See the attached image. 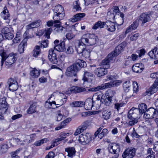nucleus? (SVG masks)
I'll return each mask as SVG.
<instances>
[{
  "mask_svg": "<svg viewBox=\"0 0 158 158\" xmlns=\"http://www.w3.org/2000/svg\"><path fill=\"white\" fill-rule=\"evenodd\" d=\"M98 40L97 36L93 34H86L83 35L79 43H82L84 45H93L96 44Z\"/></svg>",
  "mask_w": 158,
  "mask_h": 158,
  "instance_id": "1",
  "label": "nucleus"
},
{
  "mask_svg": "<svg viewBox=\"0 0 158 158\" xmlns=\"http://www.w3.org/2000/svg\"><path fill=\"white\" fill-rule=\"evenodd\" d=\"M53 10V19L55 20V23H60V20L63 19L65 16L63 7L59 5L55 6Z\"/></svg>",
  "mask_w": 158,
  "mask_h": 158,
  "instance_id": "2",
  "label": "nucleus"
},
{
  "mask_svg": "<svg viewBox=\"0 0 158 158\" xmlns=\"http://www.w3.org/2000/svg\"><path fill=\"white\" fill-rule=\"evenodd\" d=\"M2 58L1 60V66H2L4 61L5 60V64L6 65H11L14 63L17 59L16 55L11 53L8 56L6 54V56Z\"/></svg>",
  "mask_w": 158,
  "mask_h": 158,
  "instance_id": "3",
  "label": "nucleus"
},
{
  "mask_svg": "<svg viewBox=\"0 0 158 158\" xmlns=\"http://www.w3.org/2000/svg\"><path fill=\"white\" fill-rule=\"evenodd\" d=\"M85 46L82 43H78V46L77 47V50L79 54L81 53L84 57L88 58L90 56V51L85 48Z\"/></svg>",
  "mask_w": 158,
  "mask_h": 158,
  "instance_id": "4",
  "label": "nucleus"
},
{
  "mask_svg": "<svg viewBox=\"0 0 158 158\" xmlns=\"http://www.w3.org/2000/svg\"><path fill=\"white\" fill-rule=\"evenodd\" d=\"M120 148L119 144L115 143H112L109 144L108 149L110 153L115 154L114 156L118 157L119 156L118 152L120 151Z\"/></svg>",
  "mask_w": 158,
  "mask_h": 158,
  "instance_id": "5",
  "label": "nucleus"
},
{
  "mask_svg": "<svg viewBox=\"0 0 158 158\" xmlns=\"http://www.w3.org/2000/svg\"><path fill=\"white\" fill-rule=\"evenodd\" d=\"M1 32L6 39L11 40L14 36L13 29L10 26L3 27L1 30Z\"/></svg>",
  "mask_w": 158,
  "mask_h": 158,
  "instance_id": "6",
  "label": "nucleus"
},
{
  "mask_svg": "<svg viewBox=\"0 0 158 158\" xmlns=\"http://www.w3.org/2000/svg\"><path fill=\"white\" fill-rule=\"evenodd\" d=\"M91 140V136L89 133H87L85 134H81L79 137L78 139L79 143L83 145L89 143Z\"/></svg>",
  "mask_w": 158,
  "mask_h": 158,
  "instance_id": "7",
  "label": "nucleus"
},
{
  "mask_svg": "<svg viewBox=\"0 0 158 158\" xmlns=\"http://www.w3.org/2000/svg\"><path fill=\"white\" fill-rule=\"evenodd\" d=\"M136 149L135 148L130 147L126 149L122 154L123 158H133L135 156Z\"/></svg>",
  "mask_w": 158,
  "mask_h": 158,
  "instance_id": "8",
  "label": "nucleus"
},
{
  "mask_svg": "<svg viewBox=\"0 0 158 158\" xmlns=\"http://www.w3.org/2000/svg\"><path fill=\"white\" fill-rule=\"evenodd\" d=\"M113 87L112 81L109 83H106L102 85L101 86H98L96 87L92 88L89 89L88 91L96 92L100 90L105 89L107 88H110Z\"/></svg>",
  "mask_w": 158,
  "mask_h": 158,
  "instance_id": "9",
  "label": "nucleus"
},
{
  "mask_svg": "<svg viewBox=\"0 0 158 158\" xmlns=\"http://www.w3.org/2000/svg\"><path fill=\"white\" fill-rule=\"evenodd\" d=\"M9 90L12 91L16 90L18 88V85L16 80L12 78L9 79L7 81Z\"/></svg>",
  "mask_w": 158,
  "mask_h": 158,
  "instance_id": "10",
  "label": "nucleus"
},
{
  "mask_svg": "<svg viewBox=\"0 0 158 158\" xmlns=\"http://www.w3.org/2000/svg\"><path fill=\"white\" fill-rule=\"evenodd\" d=\"M115 60L114 55H112L110 53L108 56L102 62V64L106 66V68L107 69L110 67V63L112 62Z\"/></svg>",
  "mask_w": 158,
  "mask_h": 158,
  "instance_id": "11",
  "label": "nucleus"
},
{
  "mask_svg": "<svg viewBox=\"0 0 158 158\" xmlns=\"http://www.w3.org/2000/svg\"><path fill=\"white\" fill-rule=\"evenodd\" d=\"M86 63L83 60L80 59L77 60L75 63L71 65L73 67L74 72L79 71L81 68L83 67Z\"/></svg>",
  "mask_w": 158,
  "mask_h": 158,
  "instance_id": "12",
  "label": "nucleus"
},
{
  "mask_svg": "<svg viewBox=\"0 0 158 158\" xmlns=\"http://www.w3.org/2000/svg\"><path fill=\"white\" fill-rule=\"evenodd\" d=\"M104 126L102 125L95 132L94 135L96 137L98 135V137L101 139L103 136H106L108 133L107 129L106 128L103 129Z\"/></svg>",
  "mask_w": 158,
  "mask_h": 158,
  "instance_id": "13",
  "label": "nucleus"
},
{
  "mask_svg": "<svg viewBox=\"0 0 158 158\" xmlns=\"http://www.w3.org/2000/svg\"><path fill=\"white\" fill-rule=\"evenodd\" d=\"M48 57L49 60L52 63L56 64L58 63L56 54L54 49L51 48L49 50Z\"/></svg>",
  "mask_w": 158,
  "mask_h": 158,
  "instance_id": "14",
  "label": "nucleus"
},
{
  "mask_svg": "<svg viewBox=\"0 0 158 158\" xmlns=\"http://www.w3.org/2000/svg\"><path fill=\"white\" fill-rule=\"evenodd\" d=\"M126 46V43H122L116 47L114 51L110 53V54H111L112 55H114L115 58L116 56L120 54L123 51Z\"/></svg>",
  "mask_w": 158,
  "mask_h": 158,
  "instance_id": "15",
  "label": "nucleus"
},
{
  "mask_svg": "<svg viewBox=\"0 0 158 158\" xmlns=\"http://www.w3.org/2000/svg\"><path fill=\"white\" fill-rule=\"evenodd\" d=\"M70 91L71 93L75 94L81 93L86 91V89L83 87L73 86L70 88Z\"/></svg>",
  "mask_w": 158,
  "mask_h": 158,
  "instance_id": "16",
  "label": "nucleus"
},
{
  "mask_svg": "<svg viewBox=\"0 0 158 158\" xmlns=\"http://www.w3.org/2000/svg\"><path fill=\"white\" fill-rule=\"evenodd\" d=\"M95 73L98 77L104 76L107 74V70L106 68H98L95 69Z\"/></svg>",
  "mask_w": 158,
  "mask_h": 158,
  "instance_id": "17",
  "label": "nucleus"
},
{
  "mask_svg": "<svg viewBox=\"0 0 158 158\" xmlns=\"http://www.w3.org/2000/svg\"><path fill=\"white\" fill-rule=\"evenodd\" d=\"M139 22H142V24L145 23L150 20V15L145 13L142 14L139 16Z\"/></svg>",
  "mask_w": 158,
  "mask_h": 158,
  "instance_id": "18",
  "label": "nucleus"
},
{
  "mask_svg": "<svg viewBox=\"0 0 158 158\" xmlns=\"http://www.w3.org/2000/svg\"><path fill=\"white\" fill-rule=\"evenodd\" d=\"M132 69L134 72L140 73L144 69V68L142 64L137 63L133 66Z\"/></svg>",
  "mask_w": 158,
  "mask_h": 158,
  "instance_id": "19",
  "label": "nucleus"
},
{
  "mask_svg": "<svg viewBox=\"0 0 158 158\" xmlns=\"http://www.w3.org/2000/svg\"><path fill=\"white\" fill-rule=\"evenodd\" d=\"M27 37L24 38L19 45L18 51L20 53H22L23 52L24 48L27 45Z\"/></svg>",
  "mask_w": 158,
  "mask_h": 158,
  "instance_id": "20",
  "label": "nucleus"
},
{
  "mask_svg": "<svg viewBox=\"0 0 158 158\" xmlns=\"http://www.w3.org/2000/svg\"><path fill=\"white\" fill-rule=\"evenodd\" d=\"M105 24L106 26V28L108 31L113 32L115 31L116 26L114 23L107 21L105 23Z\"/></svg>",
  "mask_w": 158,
  "mask_h": 158,
  "instance_id": "21",
  "label": "nucleus"
},
{
  "mask_svg": "<svg viewBox=\"0 0 158 158\" xmlns=\"http://www.w3.org/2000/svg\"><path fill=\"white\" fill-rule=\"evenodd\" d=\"M84 103V106L85 109H92L93 107H94V105L96 104L95 103H94L93 99L91 98H87Z\"/></svg>",
  "mask_w": 158,
  "mask_h": 158,
  "instance_id": "22",
  "label": "nucleus"
},
{
  "mask_svg": "<svg viewBox=\"0 0 158 158\" xmlns=\"http://www.w3.org/2000/svg\"><path fill=\"white\" fill-rule=\"evenodd\" d=\"M41 24V21L40 20H38L27 25L26 26V28L27 30H29L33 28L37 27H39Z\"/></svg>",
  "mask_w": 158,
  "mask_h": 158,
  "instance_id": "23",
  "label": "nucleus"
},
{
  "mask_svg": "<svg viewBox=\"0 0 158 158\" xmlns=\"http://www.w3.org/2000/svg\"><path fill=\"white\" fill-rule=\"evenodd\" d=\"M151 58L154 59H158V47L155 48L148 53Z\"/></svg>",
  "mask_w": 158,
  "mask_h": 158,
  "instance_id": "24",
  "label": "nucleus"
},
{
  "mask_svg": "<svg viewBox=\"0 0 158 158\" xmlns=\"http://www.w3.org/2000/svg\"><path fill=\"white\" fill-rule=\"evenodd\" d=\"M1 15L2 18L4 20H8L10 18V15L6 6L4 8L3 11L1 13Z\"/></svg>",
  "mask_w": 158,
  "mask_h": 158,
  "instance_id": "25",
  "label": "nucleus"
},
{
  "mask_svg": "<svg viewBox=\"0 0 158 158\" xmlns=\"http://www.w3.org/2000/svg\"><path fill=\"white\" fill-rule=\"evenodd\" d=\"M85 16L84 13H79L76 14L73 16V18L71 19V21L72 22H76L80 20L81 19Z\"/></svg>",
  "mask_w": 158,
  "mask_h": 158,
  "instance_id": "26",
  "label": "nucleus"
},
{
  "mask_svg": "<svg viewBox=\"0 0 158 158\" xmlns=\"http://www.w3.org/2000/svg\"><path fill=\"white\" fill-rule=\"evenodd\" d=\"M74 72L73 67L71 65L67 68L65 74L66 76L69 77H72L73 76L76 77L77 75L76 73H74Z\"/></svg>",
  "mask_w": 158,
  "mask_h": 158,
  "instance_id": "27",
  "label": "nucleus"
},
{
  "mask_svg": "<svg viewBox=\"0 0 158 158\" xmlns=\"http://www.w3.org/2000/svg\"><path fill=\"white\" fill-rule=\"evenodd\" d=\"M54 49L58 51H64L65 49L64 42L63 41L58 45H55Z\"/></svg>",
  "mask_w": 158,
  "mask_h": 158,
  "instance_id": "28",
  "label": "nucleus"
},
{
  "mask_svg": "<svg viewBox=\"0 0 158 158\" xmlns=\"http://www.w3.org/2000/svg\"><path fill=\"white\" fill-rule=\"evenodd\" d=\"M84 102L82 101H77L72 102L70 104L72 107H83L84 106Z\"/></svg>",
  "mask_w": 158,
  "mask_h": 158,
  "instance_id": "29",
  "label": "nucleus"
},
{
  "mask_svg": "<svg viewBox=\"0 0 158 158\" xmlns=\"http://www.w3.org/2000/svg\"><path fill=\"white\" fill-rule=\"evenodd\" d=\"M6 98L4 97L0 99V109L1 108L8 109L9 106L6 102Z\"/></svg>",
  "mask_w": 158,
  "mask_h": 158,
  "instance_id": "30",
  "label": "nucleus"
},
{
  "mask_svg": "<svg viewBox=\"0 0 158 158\" xmlns=\"http://www.w3.org/2000/svg\"><path fill=\"white\" fill-rule=\"evenodd\" d=\"M105 25V22L99 21L96 22L92 27V29L96 30L98 28H103Z\"/></svg>",
  "mask_w": 158,
  "mask_h": 158,
  "instance_id": "31",
  "label": "nucleus"
},
{
  "mask_svg": "<svg viewBox=\"0 0 158 158\" xmlns=\"http://www.w3.org/2000/svg\"><path fill=\"white\" fill-rule=\"evenodd\" d=\"M54 27H55L54 30L57 32H60L62 31L64 27L61 26V22L60 21V23H55V20H54Z\"/></svg>",
  "mask_w": 158,
  "mask_h": 158,
  "instance_id": "32",
  "label": "nucleus"
},
{
  "mask_svg": "<svg viewBox=\"0 0 158 158\" xmlns=\"http://www.w3.org/2000/svg\"><path fill=\"white\" fill-rule=\"evenodd\" d=\"M66 97L65 96L63 98L59 99L57 101V104H56V102L55 101H53L52 103L53 105L56 106V108H58L60 106H61L62 105L65 103L66 101Z\"/></svg>",
  "mask_w": 158,
  "mask_h": 158,
  "instance_id": "33",
  "label": "nucleus"
},
{
  "mask_svg": "<svg viewBox=\"0 0 158 158\" xmlns=\"http://www.w3.org/2000/svg\"><path fill=\"white\" fill-rule=\"evenodd\" d=\"M65 151L68 153V156L69 157H72L75 154V150L73 147L66 148L65 149Z\"/></svg>",
  "mask_w": 158,
  "mask_h": 158,
  "instance_id": "34",
  "label": "nucleus"
},
{
  "mask_svg": "<svg viewBox=\"0 0 158 158\" xmlns=\"http://www.w3.org/2000/svg\"><path fill=\"white\" fill-rule=\"evenodd\" d=\"M129 118L128 124L130 126H133L136 123L138 122V119L137 118H133L132 115H129L127 116Z\"/></svg>",
  "mask_w": 158,
  "mask_h": 158,
  "instance_id": "35",
  "label": "nucleus"
},
{
  "mask_svg": "<svg viewBox=\"0 0 158 158\" xmlns=\"http://www.w3.org/2000/svg\"><path fill=\"white\" fill-rule=\"evenodd\" d=\"M99 112V111H89L83 112L81 113V114L82 116L85 117L89 116L92 114H98Z\"/></svg>",
  "mask_w": 158,
  "mask_h": 158,
  "instance_id": "36",
  "label": "nucleus"
},
{
  "mask_svg": "<svg viewBox=\"0 0 158 158\" xmlns=\"http://www.w3.org/2000/svg\"><path fill=\"white\" fill-rule=\"evenodd\" d=\"M40 47L39 46H37L35 48L33 52V56L35 57H37L41 54Z\"/></svg>",
  "mask_w": 158,
  "mask_h": 158,
  "instance_id": "37",
  "label": "nucleus"
},
{
  "mask_svg": "<svg viewBox=\"0 0 158 158\" xmlns=\"http://www.w3.org/2000/svg\"><path fill=\"white\" fill-rule=\"evenodd\" d=\"M158 86L156 84L154 85V83L151 86L148 91V94H153L157 92L158 90V88L157 86Z\"/></svg>",
  "mask_w": 158,
  "mask_h": 158,
  "instance_id": "38",
  "label": "nucleus"
},
{
  "mask_svg": "<svg viewBox=\"0 0 158 158\" xmlns=\"http://www.w3.org/2000/svg\"><path fill=\"white\" fill-rule=\"evenodd\" d=\"M131 86V82L129 81H126L123 83V86L124 90L126 93L128 92Z\"/></svg>",
  "mask_w": 158,
  "mask_h": 158,
  "instance_id": "39",
  "label": "nucleus"
},
{
  "mask_svg": "<svg viewBox=\"0 0 158 158\" xmlns=\"http://www.w3.org/2000/svg\"><path fill=\"white\" fill-rule=\"evenodd\" d=\"M40 74V72L39 70L35 69H34L31 72V75L33 78L38 77Z\"/></svg>",
  "mask_w": 158,
  "mask_h": 158,
  "instance_id": "40",
  "label": "nucleus"
},
{
  "mask_svg": "<svg viewBox=\"0 0 158 158\" xmlns=\"http://www.w3.org/2000/svg\"><path fill=\"white\" fill-rule=\"evenodd\" d=\"M93 76V74L91 72H85L84 73L83 80L84 82L88 81V78H89V77H92Z\"/></svg>",
  "mask_w": 158,
  "mask_h": 158,
  "instance_id": "41",
  "label": "nucleus"
},
{
  "mask_svg": "<svg viewBox=\"0 0 158 158\" xmlns=\"http://www.w3.org/2000/svg\"><path fill=\"white\" fill-rule=\"evenodd\" d=\"M48 141V139L47 138L43 139L36 141L34 143V145L36 146H40L44 143H46Z\"/></svg>",
  "mask_w": 158,
  "mask_h": 158,
  "instance_id": "42",
  "label": "nucleus"
},
{
  "mask_svg": "<svg viewBox=\"0 0 158 158\" xmlns=\"http://www.w3.org/2000/svg\"><path fill=\"white\" fill-rule=\"evenodd\" d=\"M110 112L108 110H106L102 112V118L105 119H108L110 118Z\"/></svg>",
  "mask_w": 158,
  "mask_h": 158,
  "instance_id": "43",
  "label": "nucleus"
},
{
  "mask_svg": "<svg viewBox=\"0 0 158 158\" xmlns=\"http://www.w3.org/2000/svg\"><path fill=\"white\" fill-rule=\"evenodd\" d=\"M148 154L149 155L147 156L146 158H155V152H153L152 149L149 148L147 150Z\"/></svg>",
  "mask_w": 158,
  "mask_h": 158,
  "instance_id": "44",
  "label": "nucleus"
},
{
  "mask_svg": "<svg viewBox=\"0 0 158 158\" xmlns=\"http://www.w3.org/2000/svg\"><path fill=\"white\" fill-rule=\"evenodd\" d=\"M115 91L111 90H108L106 92V95L108 98L112 99V97L115 94Z\"/></svg>",
  "mask_w": 158,
  "mask_h": 158,
  "instance_id": "45",
  "label": "nucleus"
},
{
  "mask_svg": "<svg viewBox=\"0 0 158 158\" xmlns=\"http://www.w3.org/2000/svg\"><path fill=\"white\" fill-rule=\"evenodd\" d=\"M52 31V29L51 27L47 28L44 29V32H45V36L47 39L50 38V35Z\"/></svg>",
  "mask_w": 158,
  "mask_h": 158,
  "instance_id": "46",
  "label": "nucleus"
},
{
  "mask_svg": "<svg viewBox=\"0 0 158 158\" xmlns=\"http://www.w3.org/2000/svg\"><path fill=\"white\" fill-rule=\"evenodd\" d=\"M22 38L20 34H17L13 40L12 45L15 44H17L19 43L21 40Z\"/></svg>",
  "mask_w": 158,
  "mask_h": 158,
  "instance_id": "47",
  "label": "nucleus"
},
{
  "mask_svg": "<svg viewBox=\"0 0 158 158\" xmlns=\"http://www.w3.org/2000/svg\"><path fill=\"white\" fill-rule=\"evenodd\" d=\"M149 109H138L139 112L140 113L144 114V117L146 118H148L150 117V115L146 113L147 111H148Z\"/></svg>",
  "mask_w": 158,
  "mask_h": 158,
  "instance_id": "48",
  "label": "nucleus"
},
{
  "mask_svg": "<svg viewBox=\"0 0 158 158\" xmlns=\"http://www.w3.org/2000/svg\"><path fill=\"white\" fill-rule=\"evenodd\" d=\"M66 53L67 54H71L73 53L74 52V49L73 47L71 46H69L65 48Z\"/></svg>",
  "mask_w": 158,
  "mask_h": 158,
  "instance_id": "49",
  "label": "nucleus"
},
{
  "mask_svg": "<svg viewBox=\"0 0 158 158\" xmlns=\"http://www.w3.org/2000/svg\"><path fill=\"white\" fill-rule=\"evenodd\" d=\"M55 106L53 105L52 102H49L47 101L45 103V108L48 109H55Z\"/></svg>",
  "mask_w": 158,
  "mask_h": 158,
  "instance_id": "50",
  "label": "nucleus"
},
{
  "mask_svg": "<svg viewBox=\"0 0 158 158\" xmlns=\"http://www.w3.org/2000/svg\"><path fill=\"white\" fill-rule=\"evenodd\" d=\"M139 23V20L136 19L134 22L130 26L131 27V29L133 30L135 29L138 27Z\"/></svg>",
  "mask_w": 158,
  "mask_h": 158,
  "instance_id": "51",
  "label": "nucleus"
},
{
  "mask_svg": "<svg viewBox=\"0 0 158 158\" xmlns=\"http://www.w3.org/2000/svg\"><path fill=\"white\" fill-rule=\"evenodd\" d=\"M111 101L112 99L106 97L103 102L106 106H108L110 104Z\"/></svg>",
  "mask_w": 158,
  "mask_h": 158,
  "instance_id": "52",
  "label": "nucleus"
},
{
  "mask_svg": "<svg viewBox=\"0 0 158 158\" xmlns=\"http://www.w3.org/2000/svg\"><path fill=\"white\" fill-rule=\"evenodd\" d=\"M73 8L77 11L81 10V9L78 1H77L75 2V3L74 4Z\"/></svg>",
  "mask_w": 158,
  "mask_h": 158,
  "instance_id": "53",
  "label": "nucleus"
},
{
  "mask_svg": "<svg viewBox=\"0 0 158 158\" xmlns=\"http://www.w3.org/2000/svg\"><path fill=\"white\" fill-rule=\"evenodd\" d=\"M75 36V35L72 32H70L66 34V37L68 40H70L74 38Z\"/></svg>",
  "mask_w": 158,
  "mask_h": 158,
  "instance_id": "54",
  "label": "nucleus"
},
{
  "mask_svg": "<svg viewBox=\"0 0 158 158\" xmlns=\"http://www.w3.org/2000/svg\"><path fill=\"white\" fill-rule=\"evenodd\" d=\"M93 97L96 98L97 100L98 101L101 99H102V94L101 93L95 94L93 96Z\"/></svg>",
  "mask_w": 158,
  "mask_h": 158,
  "instance_id": "55",
  "label": "nucleus"
},
{
  "mask_svg": "<svg viewBox=\"0 0 158 158\" xmlns=\"http://www.w3.org/2000/svg\"><path fill=\"white\" fill-rule=\"evenodd\" d=\"M29 104L30 107L29 109H35L37 107V103L36 102L31 101L29 102Z\"/></svg>",
  "mask_w": 158,
  "mask_h": 158,
  "instance_id": "56",
  "label": "nucleus"
},
{
  "mask_svg": "<svg viewBox=\"0 0 158 158\" xmlns=\"http://www.w3.org/2000/svg\"><path fill=\"white\" fill-rule=\"evenodd\" d=\"M112 84L113 85V87L117 86L120 85L122 83L121 80H116L112 81Z\"/></svg>",
  "mask_w": 158,
  "mask_h": 158,
  "instance_id": "57",
  "label": "nucleus"
},
{
  "mask_svg": "<svg viewBox=\"0 0 158 158\" xmlns=\"http://www.w3.org/2000/svg\"><path fill=\"white\" fill-rule=\"evenodd\" d=\"M6 53L4 52L3 48L1 46H0V55L2 57V58H4L3 57L6 56Z\"/></svg>",
  "mask_w": 158,
  "mask_h": 158,
  "instance_id": "58",
  "label": "nucleus"
},
{
  "mask_svg": "<svg viewBox=\"0 0 158 158\" xmlns=\"http://www.w3.org/2000/svg\"><path fill=\"white\" fill-rule=\"evenodd\" d=\"M107 17L109 19H114L115 15L114 13H112L111 11H108L107 13Z\"/></svg>",
  "mask_w": 158,
  "mask_h": 158,
  "instance_id": "59",
  "label": "nucleus"
},
{
  "mask_svg": "<svg viewBox=\"0 0 158 158\" xmlns=\"http://www.w3.org/2000/svg\"><path fill=\"white\" fill-rule=\"evenodd\" d=\"M139 36V34L137 33L132 35L130 37V39L131 41L136 40Z\"/></svg>",
  "mask_w": 158,
  "mask_h": 158,
  "instance_id": "60",
  "label": "nucleus"
},
{
  "mask_svg": "<svg viewBox=\"0 0 158 158\" xmlns=\"http://www.w3.org/2000/svg\"><path fill=\"white\" fill-rule=\"evenodd\" d=\"M133 88L134 92L136 93L138 90V83L136 81L133 82Z\"/></svg>",
  "mask_w": 158,
  "mask_h": 158,
  "instance_id": "61",
  "label": "nucleus"
},
{
  "mask_svg": "<svg viewBox=\"0 0 158 158\" xmlns=\"http://www.w3.org/2000/svg\"><path fill=\"white\" fill-rule=\"evenodd\" d=\"M125 105V103L123 102L117 103L114 104L115 108V109H118L123 107Z\"/></svg>",
  "mask_w": 158,
  "mask_h": 158,
  "instance_id": "62",
  "label": "nucleus"
},
{
  "mask_svg": "<svg viewBox=\"0 0 158 158\" xmlns=\"http://www.w3.org/2000/svg\"><path fill=\"white\" fill-rule=\"evenodd\" d=\"M48 40H47L43 41L41 43V47L44 48L48 47Z\"/></svg>",
  "mask_w": 158,
  "mask_h": 158,
  "instance_id": "63",
  "label": "nucleus"
},
{
  "mask_svg": "<svg viewBox=\"0 0 158 158\" xmlns=\"http://www.w3.org/2000/svg\"><path fill=\"white\" fill-rule=\"evenodd\" d=\"M55 153L52 152H49L48 154L46 156L45 158H54L55 156Z\"/></svg>",
  "mask_w": 158,
  "mask_h": 158,
  "instance_id": "64",
  "label": "nucleus"
}]
</instances>
